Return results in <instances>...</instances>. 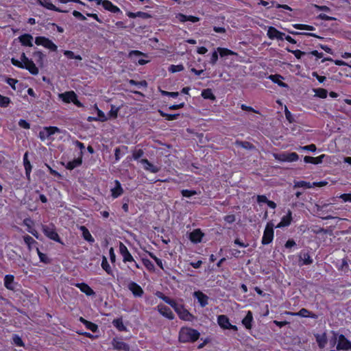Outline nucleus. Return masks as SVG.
Instances as JSON below:
<instances>
[{
  "mask_svg": "<svg viewBox=\"0 0 351 351\" xmlns=\"http://www.w3.org/2000/svg\"><path fill=\"white\" fill-rule=\"evenodd\" d=\"M199 337L197 330L190 328H182L179 333V340L181 342H193Z\"/></svg>",
  "mask_w": 351,
  "mask_h": 351,
  "instance_id": "obj_1",
  "label": "nucleus"
},
{
  "mask_svg": "<svg viewBox=\"0 0 351 351\" xmlns=\"http://www.w3.org/2000/svg\"><path fill=\"white\" fill-rule=\"evenodd\" d=\"M336 341H337V349L338 350H351V341L346 339L344 335L333 332V338L330 339V343L334 346Z\"/></svg>",
  "mask_w": 351,
  "mask_h": 351,
  "instance_id": "obj_2",
  "label": "nucleus"
},
{
  "mask_svg": "<svg viewBox=\"0 0 351 351\" xmlns=\"http://www.w3.org/2000/svg\"><path fill=\"white\" fill-rule=\"evenodd\" d=\"M58 97L65 104L73 103L79 108L84 106L83 104L77 99V95L73 90L60 93Z\"/></svg>",
  "mask_w": 351,
  "mask_h": 351,
  "instance_id": "obj_3",
  "label": "nucleus"
},
{
  "mask_svg": "<svg viewBox=\"0 0 351 351\" xmlns=\"http://www.w3.org/2000/svg\"><path fill=\"white\" fill-rule=\"evenodd\" d=\"M119 254L122 256L123 263H131L132 267L135 268H139L138 263L134 259L128 247L122 242L119 243Z\"/></svg>",
  "mask_w": 351,
  "mask_h": 351,
  "instance_id": "obj_4",
  "label": "nucleus"
},
{
  "mask_svg": "<svg viewBox=\"0 0 351 351\" xmlns=\"http://www.w3.org/2000/svg\"><path fill=\"white\" fill-rule=\"evenodd\" d=\"M274 237V223L271 221L268 222L265 226L262 237L261 243L263 245H268L271 243Z\"/></svg>",
  "mask_w": 351,
  "mask_h": 351,
  "instance_id": "obj_5",
  "label": "nucleus"
},
{
  "mask_svg": "<svg viewBox=\"0 0 351 351\" xmlns=\"http://www.w3.org/2000/svg\"><path fill=\"white\" fill-rule=\"evenodd\" d=\"M43 234L49 239L56 241L59 243L63 244L60 236L56 230V228L53 225L51 226H43L42 228Z\"/></svg>",
  "mask_w": 351,
  "mask_h": 351,
  "instance_id": "obj_6",
  "label": "nucleus"
},
{
  "mask_svg": "<svg viewBox=\"0 0 351 351\" xmlns=\"http://www.w3.org/2000/svg\"><path fill=\"white\" fill-rule=\"evenodd\" d=\"M94 1L97 5H101L106 10H108L113 14L122 13L120 8L118 6L114 5L109 0H95Z\"/></svg>",
  "mask_w": 351,
  "mask_h": 351,
  "instance_id": "obj_7",
  "label": "nucleus"
},
{
  "mask_svg": "<svg viewBox=\"0 0 351 351\" xmlns=\"http://www.w3.org/2000/svg\"><path fill=\"white\" fill-rule=\"evenodd\" d=\"M267 35L271 40L277 39L278 40H283L285 33L279 31L276 27L271 26L269 27L267 29Z\"/></svg>",
  "mask_w": 351,
  "mask_h": 351,
  "instance_id": "obj_8",
  "label": "nucleus"
},
{
  "mask_svg": "<svg viewBox=\"0 0 351 351\" xmlns=\"http://www.w3.org/2000/svg\"><path fill=\"white\" fill-rule=\"evenodd\" d=\"M140 162L143 165V169L145 171H149L153 173H156L160 170V167L152 164L148 159L143 158Z\"/></svg>",
  "mask_w": 351,
  "mask_h": 351,
  "instance_id": "obj_9",
  "label": "nucleus"
},
{
  "mask_svg": "<svg viewBox=\"0 0 351 351\" xmlns=\"http://www.w3.org/2000/svg\"><path fill=\"white\" fill-rule=\"evenodd\" d=\"M38 2L40 5L49 10L60 13H66L68 12L67 10H64L58 7H56L51 2V0H38Z\"/></svg>",
  "mask_w": 351,
  "mask_h": 351,
  "instance_id": "obj_10",
  "label": "nucleus"
},
{
  "mask_svg": "<svg viewBox=\"0 0 351 351\" xmlns=\"http://www.w3.org/2000/svg\"><path fill=\"white\" fill-rule=\"evenodd\" d=\"M293 220L292 217V212L290 210H288L287 213L286 215H284L280 221L278 223L276 226V228H284L289 226Z\"/></svg>",
  "mask_w": 351,
  "mask_h": 351,
  "instance_id": "obj_11",
  "label": "nucleus"
},
{
  "mask_svg": "<svg viewBox=\"0 0 351 351\" xmlns=\"http://www.w3.org/2000/svg\"><path fill=\"white\" fill-rule=\"evenodd\" d=\"M204 233L200 229H195L189 234V239L193 243H200L204 237Z\"/></svg>",
  "mask_w": 351,
  "mask_h": 351,
  "instance_id": "obj_12",
  "label": "nucleus"
},
{
  "mask_svg": "<svg viewBox=\"0 0 351 351\" xmlns=\"http://www.w3.org/2000/svg\"><path fill=\"white\" fill-rule=\"evenodd\" d=\"M176 19L180 23H185L186 21H190L192 23H196L199 21V18L197 16H192V15H185L182 13H178L176 15Z\"/></svg>",
  "mask_w": 351,
  "mask_h": 351,
  "instance_id": "obj_13",
  "label": "nucleus"
},
{
  "mask_svg": "<svg viewBox=\"0 0 351 351\" xmlns=\"http://www.w3.org/2000/svg\"><path fill=\"white\" fill-rule=\"evenodd\" d=\"M114 187L111 189L110 191L112 198L116 199L123 193V189L118 180H114Z\"/></svg>",
  "mask_w": 351,
  "mask_h": 351,
  "instance_id": "obj_14",
  "label": "nucleus"
},
{
  "mask_svg": "<svg viewBox=\"0 0 351 351\" xmlns=\"http://www.w3.org/2000/svg\"><path fill=\"white\" fill-rule=\"evenodd\" d=\"M23 165L25 171L26 178L28 180H30V174L32 169V166L30 161L28 160V153L25 152L23 156Z\"/></svg>",
  "mask_w": 351,
  "mask_h": 351,
  "instance_id": "obj_15",
  "label": "nucleus"
},
{
  "mask_svg": "<svg viewBox=\"0 0 351 351\" xmlns=\"http://www.w3.org/2000/svg\"><path fill=\"white\" fill-rule=\"evenodd\" d=\"M325 154H322L317 157L306 156L304 157V162L305 163H311L313 165L321 164L323 162V159L325 158Z\"/></svg>",
  "mask_w": 351,
  "mask_h": 351,
  "instance_id": "obj_16",
  "label": "nucleus"
},
{
  "mask_svg": "<svg viewBox=\"0 0 351 351\" xmlns=\"http://www.w3.org/2000/svg\"><path fill=\"white\" fill-rule=\"evenodd\" d=\"M80 230H81L82 236L85 241L88 242L90 244H93L95 242V239L86 226H81L80 227Z\"/></svg>",
  "mask_w": 351,
  "mask_h": 351,
  "instance_id": "obj_17",
  "label": "nucleus"
},
{
  "mask_svg": "<svg viewBox=\"0 0 351 351\" xmlns=\"http://www.w3.org/2000/svg\"><path fill=\"white\" fill-rule=\"evenodd\" d=\"M21 45L25 47H32L33 36L29 34H24L19 37Z\"/></svg>",
  "mask_w": 351,
  "mask_h": 351,
  "instance_id": "obj_18",
  "label": "nucleus"
},
{
  "mask_svg": "<svg viewBox=\"0 0 351 351\" xmlns=\"http://www.w3.org/2000/svg\"><path fill=\"white\" fill-rule=\"evenodd\" d=\"M174 309L179 314L181 319L184 320H190L191 315L188 311L183 308L182 306L177 304Z\"/></svg>",
  "mask_w": 351,
  "mask_h": 351,
  "instance_id": "obj_19",
  "label": "nucleus"
},
{
  "mask_svg": "<svg viewBox=\"0 0 351 351\" xmlns=\"http://www.w3.org/2000/svg\"><path fill=\"white\" fill-rule=\"evenodd\" d=\"M268 79H269L272 82L277 84L280 87H288L287 84L282 81V80H283L284 77L279 74L270 75H269Z\"/></svg>",
  "mask_w": 351,
  "mask_h": 351,
  "instance_id": "obj_20",
  "label": "nucleus"
},
{
  "mask_svg": "<svg viewBox=\"0 0 351 351\" xmlns=\"http://www.w3.org/2000/svg\"><path fill=\"white\" fill-rule=\"evenodd\" d=\"M23 69H27L32 75H37L39 72L38 68L31 59L27 62H25Z\"/></svg>",
  "mask_w": 351,
  "mask_h": 351,
  "instance_id": "obj_21",
  "label": "nucleus"
},
{
  "mask_svg": "<svg viewBox=\"0 0 351 351\" xmlns=\"http://www.w3.org/2000/svg\"><path fill=\"white\" fill-rule=\"evenodd\" d=\"M82 164V152H80V156L77 158L73 159V160L69 161L66 163V168L69 170H73L75 168L80 166Z\"/></svg>",
  "mask_w": 351,
  "mask_h": 351,
  "instance_id": "obj_22",
  "label": "nucleus"
},
{
  "mask_svg": "<svg viewBox=\"0 0 351 351\" xmlns=\"http://www.w3.org/2000/svg\"><path fill=\"white\" fill-rule=\"evenodd\" d=\"M158 310L163 316L170 319L173 318V314L169 307L161 304L158 306Z\"/></svg>",
  "mask_w": 351,
  "mask_h": 351,
  "instance_id": "obj_23",
  "label": "nucleus"
},
{
  "mask_svg": "<svg viewBox=\"0 0 351 351\" xmlns=\"http://www.w3.org/2000/svg\"><path fill=\"white\" fill-rule=\"evenodd\" d=\"M287 314L292 315H297V316H300L302 317H313V318L316 317V315L311 313L309 311H308L306 308H302L298 313L288 312Z\"/></svg>",
  "mask_w": 351,
  "mask_h": 351,
  "instance_id": "obj_24",
  "label": "nucleus"
},
{
  "mask_svg": "<svg viewBox=\"0 0 351 351\" xmlns=\"http://www.w3.org/2000/svg\"><path fill=\"white\" fill-rule=\"evenodd\" d=\"M23 241L29 251L33 249L34 245H38V242L28 234L23 236Z\"/></svg>",
  "mask_w": 351,
  "mask_h": 351,
  "instance_id": "obj_25",
  "label": "nucleus"
},
{
  "mask_svg": "<svg viewBox=\"0 0 351 351\" xmlns=\"http://www.w3.org/2000/svg\"><path fill=\"white\" fill-rule=\"evenodd\" d=\"M253 316L251 311H248L245 317L242 320V324L247 329H251Z\"/></svg>",
  "mask_w": 351,
  "mask_h": 351,
  "instance_id": "obj_26",
  "label": "nucleus"
},
{
  "mask_svg": "<svg viewBox=\"0 0 351 351\" xmlns=\"http://www.w3.org/2000/svg\"><path fill=\"white\" fill-rule=\"evenodd\" d=\"M221 328H230L234 330H237V328L236 326L232 325L228 319L225 315H221Z\"/></svg>",
  "mask_w": 351,
  "mask_h": 351,
  "instance_id": "obj_27",
  "label": "nucleus"
},
{
  "mask_svg": "<svg viewBox=\"0 0 351 351\" xmlns=\"http://www.w3.org/2000/svg\"><path fill=\"white\" fill-rule=\"evenodd\" d=\"M158 113L162 117H164L167 121H173L178 119L180 116V114H168L163 112L161 110H158Z\"/></svg>",
  "mask_w": 351,
  "mask_h": 351,
  "instance_id": "obj_28",
  "label": "nucleus"
},
{
  "mask_svg": "<svg viewBox=\"0 0 351 351\" xmlns=\"http://www.w3.org/2000/svg\"><path fill=\"white\" fill-rule=\"evenodd\" d=\"M194 295L197 298L202 306H204L207 304L208 298L206 295L199 291L194 292Z\"/></svg>",
  "mask_w": 351,
  "mask_h": 351,
  "instance_id": "obj_29",
  "label": "nucleus"
},
{
  "mask_svg": "<svg viewBox=\"0 0 351 351\" xmlns=\"http://www.w3.org/2000/svg\"><path fill=\"white\" fill-rule=\"evenodd\" d=\"M316 340L319 348H323L327 343V338L325 333L316 335Z\"/></svg>",
  "mask_w": 351,
  "mask_h": 351,
  "instance_id": "obj_30",
  "label": "nucleus"
},
{
  "mask_svg": "<svg viewBox=\"0 0 351 351\" xmlns=\"http://www.w3.org/2000/svg\"><path fill=\"white\" fill-rule=\"evenodd\" d=\"M36 250L38 254V256L39 257L40 261L45 263L49 264L51 263V259L47 256L46 254H44L41 252L38 247L36 246Z\"/></svg>",
  "mask_w": 351,
  "mask_h": 351,
  "instance_id": "obj_31",
  "label": "nucleus"
},
{
  "mask_svg": "<svg viewBox=\"0 0 351 351\" xmlns=\"http://www.w3.org/2000/svg\"><path fill=\"white\" fill-rule=\"evenodd\" d=\"M101 267L105 271H106L108 274H112V269H111V267L108 263V261L106 256H103L102 258Z\"/></svg>",
  "mask_w": 351,
  "mask_h": 351,
  "instance_id": "obj_32",
  "label": "nucleus"
},
{
  "mask_svg": "<svg viewBox=\"0 0 351 351\" xmlns=\"http://www.w3.org/2000/svg\"><path fill=\"white\" fill-rule=\"evenodd\" d=\"M201 95H202V97L205 99H211V100L215 99V97L212 90L210 88H206V89L203 90L202 91Z\"/></svg>",
  "mask_w": 351,
  "mask_h": 351,
  "instance_id": "obj_33",
  "label": "nucleus"
},
{
  "mask_svg": "<svg viewBox=\"0 0 351 351\" xmlns=\"http://www.w3.org/2000/svg\"><path fill=\"white\" fill-rule=\"evenodd\" d=\"M113 346L115 349L123 350L124 351H130V347L128 344L122 341H114Z\"/></svg>",
  "mask_w": 351,
  "mask_h": 351,
  "instance_id": "obj_34",
  "label": "nucleus"
},
{
  "mask_svg": "<svg viewBox=\"0 0 351 351\" xmlns=\"http://www.w3.org/2000/svg\"><path fill=\"white\" fill-rule=\"evenodd\" d=\"M45 48L49 49L51 51H56L58 49L57 45L49 38H47L43 46Z\"/></svg>",
  "mask_w": 351,
  "mask_h": 351,
  "instance_id": "obj_35",
  "label": "nucleus"
},
{
  "mask_svg": "<svg viewBox=\"0 0 351 351\" xmlns=\"http://www.w3.org/2000/svg\"><path fill=\"white\" fill-rule=\"evenodd\" d=\"M97 118H93L94 121H99L101 122H105L106 121L108 118V117L105 114V113L100 109H99L98 108H97Z\"/></svg>",
  "mask_w": 351,
  "mask_h": 351,
  "instance_id": "obj_36",
  "label": "nucleus"
},
{
  "mask_svg": "<svg viewBox=\"0 0 351 351\" xmlns=\"http://www.w3.org/2000/svg\"><path fill=\"white\" fill-rule=\"evenodd\" d=\"M294 188H305V189H311L312 187L311 184L309 182L300 180L295 182L293 185Z\"/></svg>",
  "mask_w": 351,
  "mask_h": 351,
  "instance_id": "obj_37",
  "label": "nucleus"
},
{
  "mask_svg": "<svg viewBox=\"0 0 351 351\" xmlns=\"http://www.w3.org/2000/svg\"><path fill=\"white\" fill-rule=\"evenodd\" d=\"M293 26L295 29L300 30L313 31L315 29V28L313 26L306 24L297 23L294 24Z\"/></svg>",
  "mask_w": 351,
  "mask_h": 351,
  "instance_id": "obj_38",
  "label": "nucleus"
},
{
  "mask_svg": "<svg viewBox=\"0 0 351 351\" xmlns=\"http://www.w3.org/2000/svg\"><path fill=\"white\" fill-rule=\"evenodd\" d=\"M184 69V67L183 64H177V65L171 64L169 67L168 71L170 73H177V72L182 71Z\"/></svg>",
  "mask_w": 351,
  "mask_h": 351,
  "instance_id": "obj_39",
  "label": "nucleus"
},
{
  "mask_svg": "<svg viewBox=\"0 0 351 351\" xmlns=\"http://www.w3.org/2000/svg\"><path fill=\"white\" fill-rule=\"evenodd\" d=\"M128 289L134 296L141 297L143 293L141 287H128Z\"/></svg>",
  "mask_w": 351,
  "mask_h": 351,
  "instance_id": "obj_40",
  "label": "nucleus"
},
{
  "mask_svg": "<svg viewBox=\"0 0 351 351\" xmlns=\"http://www.w3.org/2000/svg\"><path fill=\"white\" fill-rule=\"evenodd\" d=\"M142 262H143V265L149 271H154L155 270L154 265L150 260H149L147 258H143Z\"/></svg>",
  "mask_w": 351,
  "mask_h": 351,
  "instance_id": "obj_41",
  "label": "nucleus"
},
{
  "mask_svg": "<svg viewBox=\"0 0 351 351\" xmlns=\"http://www.w3.org/2000/svg\"><path fill=\"white\" fill-rule=\"evenodd\" d=\"M11 103V99L6 96L0 94V107L7 108Z\"/></svg>",
  "mask_w": 351,
  "mask_h": 351,
  "instance_id": "obj_42",
  "label": "nucleus"
},
{
  "mask_svg": "<svg viewBox=\"0 0 351 351\" xmlns=\"http://www.w3.org/2000/svg\"><path fill=\"white\" fill-rule=\"evenodd\" d=\"M33 56L36 58V60L38 63L42 64L43 62V59L45 58V55L40 51H36L33 53Z\"/></svg>",
  "mask_w": 351,
  "mask_h": 351,
  "instance_id": "obj_43",
  "label": "nucleus"
},
{
  "mask_svg": "<svg viewBox=\"0 0 351 351\" xmlns=\"http://www.w3.org/2000/svg\"><path fill=\"white\" fill-rule=\"evenodd\" d=\"M315 95L322 99H325L327 97L328 91L322 88H319L315 90Z\"/></svg>",
  "mask_w": 351,
  "mask_h": 351,
  "instance_id": "obj_44",
  "label": "nucleus"
},
{
  "mask_svg": "<svg viewBox=\"0 0 351 351\" xmlns=\"http://www.w3.org/2000/svg\"><path fill=\"white\" fill-rule=\"evenodd\" d=\"M287 161L289 162H295L299 159V156L295 152L286 153Z\"/></svg>",
  "mask_w": 351,
  "mask_h": 351,
  "instance_id": "obj_45",
  "label": "nucleus"
},
{
  "mask_svg": "<svg viewBox=\"0 0 351 351\" xmlns=\"http://www.w3.org/2000/svg\"><path fill=\"white\" fill-rule=\"evenodd\" d=\"M45 130H46V131L47 132L49 138L51 136L55 134L56 133L60 132V129L58 127H56V126L45 127Z\"/></svg>",
  "mask_w": 351,
  "mask_h": 351,
  "instance_id": "obj_46",
  "label": "nucleus"
},
{
  "mask_svg": "<svg viewBox=\"0 0 351 351\" xmlns=\"http://www.w3.org/2000/svg\"><path fill=\"white\" fill-rule=\"evenodd\" d=\"M181 194L183 197L189 198L195 195H197V192L195 190L182 189L181 191Z\"/></svg>",
  "mask_w": 351,
  "mask_h": 351,
  "instance_id": "obj_47",
  "label": "nucleus"
},
{
  "mask_svg": "<svg viewBox=\"0 0 351 351\" xmlns=\"http://www.w3.org/2000/svg\"><path fill=\"white\" fill-rule=\"evenodd\" d=\"M149 256L156 262V265L162 269L163 268L162 261L160 258H158L154 253L149 252Z\"/></svg>",
  "mask_w": 351,
  "mask_h": 351,
  "instance_id": "obj_48",
  "label": "nucleus"
},
{
  "mask_svg": "<svg viewBox=\"0 0 351 351\" xmlns=\"http://www.w3.org/2000/svg\"><path fill=\"white\" fill-rule=\"evenodd\" d=\"M119 110V108H117L115 106L112 105L111 109L108 112L109 117L116 119L118 116Z\"/></svg>",
  "mask_w": 351,
  "mask_h": 351,
  "instance_id": "obj_49",
  "label": "nucleus"
},
{
  "mask_svg": "<svg viewBox=\"0 0 351 351\" xmlns=\"http://www.w3.org/2000/svg\"><path fill=\"white\" fill-rule=\"evenodd\" d=\"M228 55L237 56V53L228 49L221 47V60Z\"/></svg>",
  "mask_w": 351,
  "mask_h": 351,
  "instance_id": "obj_50",
  "label": "nucleus"
},
{
  "mask_svg": "<svg viewBox=\"0 0 351 351\" xmlns=\"http://www.w3.org/2000/svg\"><path fill=\"white\" fill-rule=\"evenodd\" d=\"M303 263V265H310L313 263V260L311 258L310 255L308 253H304L302 256H300Z\"/></svg>",
  "mask_w": 351,
  "mask_h": 351,
  "instance_id": "obj_51",
  "label": "nucleus"
},
{
  "mask_svg": "<svg viewBox=\"0 0 351 351\" xmlns=\"http://www.w3.org/2000/svg\"><path fill=\"white\" fill-rule=\"evenodd\" d=\"M298 149L314 152L316 151L317 147L315 144H310L305 146H300Z\"/></svg>",
  "mask_w": 351,
  "mask_h": 351,
  "instance_id": "obj_52",
  "label": "nucleus"
},
{
  "mask_svg": "<svg viewBox=\"0 0 351 351\" xmlns=\"http://www.w3.org/2000/svg\"><path fill=\"white\" fill-rule=\"evenodd\" d=\"M112 323L114 326H116L119 330L123 331L125 330V327L124 326L121 319H114Z\"/></svg>",
  "mask_w": 351,
  "mask_h": 351,
  "instance_id": "obj_53",
  "label": "nucleus"
},
{
  "mask_svg": "<svg viewBox=\"0 0 351 351\" xmlns=\"http://www.w3.org/2000/svg\"><path fill=\"white\" fill-rule=\"evenodd\" d=\"M81 291L84 293L86 295H94L95 292L93 290L90 288V287H78Z\"/></svg>",
  "mask_w": 351,
  "mask_h": 351,
  "instance_id": "obj_54",
  "label": "nucleus"
},
{
  "mask_svg": "<svg viewBox=\"0 0 351 351\" xmlns=\"http://www.w3.org/2000/svg\"><path fill=\"white\" fill-rule=\"evenodd\" d=\"M18 80L16 79H14V78H12V77H8L6 80H5V82L11 86V88L15 90L16 88V84L18 83Z\"/></svg>",
  "mask_w": 351,
  "mask_h": 351,
  "instance_id": "obj_55",
  "label": "nucleus"
},
{
  "mask_svg": "<svg viewBox=\"0 0 351 351\" xmlns=\"http://www.w3.org/2000/svg\"><path fill=\"white\" fill-rule=\"evenodd\" d=\"M129 84L130 85L138 86H144V87H146L147 85V83L145 80H142V81L138 82L134 80H130Z\"/></svg>",
  "mask_w": 351,
  "mask_h": 351,
  "instance_id": "obj_56",
  "label": "nucleus"
},
{
  "mask_svg": "<svg viewBox=\"0 0 351 351\" xmlns=\"http://www.w3.org/2000/svg\"><path fill=\"white\" fill-rule=\"evenodd\" d=\"M274 157L276 160L280 162H287V154L285 152L281 154H274Z\"/></svg>",
  "mask_w": 351,
  "mask_h": 351,
  "instance_id": "obj_57",
  "label": "nucleus"
},
{
  "mask_svg": "<svg viewBox=\"0 0 351 351\" xmlns=\"http://www.w3.org/2000/svg\"><path fill=\"white\" fill-rule=\"evenodd\" d=\"M317 19H320V20H324V21H335L336 20L335 17L328 16V15H326V14H324V13L319 14L317 16Z\"/></svg>",
  "mask_w": 351,
  "mask_h": 351,
  "instance_id": "obj_58",
  "label": "nucleus"
},
{
  "mask_svg": "<svg viewBox=\"0 0 351 351\" xmlns=\"http://www.w3.org/2000/svg\"><path fill=\"white\" fill-rule=\"evenodd\" d=\"M143 154H144L143 150L141 149H139L134 150L133 152L132 157H133L134 160H137L140 158H141L143 156Z\"/></svg>",
  "mask_w": 351,
  "mask_h": 351,
  "instance_id": "obj_59",
  "label": "nucleus"
},
{
  "mask_svg": "<svg viewBox=\"0 0 351 351\" xmlns=\"http://www.w3.org/2000/svg\"><path fill=\"white\" fill-rule=\"evenodd\" d=\"M47 38L45 36H37L35 38V43L36 45H38V46L39 45L44 46L45 42L47 40Z\"/></svg>",
  "mask_w": 351,
  "mask_h": 351,
  "instance_id": "obj_60",
  "label": "nucleus"
},
{
  "mask_svg": "<svg viewBox=\"0 0 351 351\" xmlns=\"http://www.w3.org/2000/svg\"><path fill=\"white\" fill-rule=\"evenodd\" d=\"M14 276L11 274L5 275L4 277V285H10L14 281Z\"/></svg>",
  "mask_w": 351,
  "mask_h": 351,
  "instance_id": "obj_61",
  "label": "nucleus"
},
{
  "mask_svg": "<svg viewBox=\"0 0 351 351\" xmlns=\"http://www.w3.org/2000/svg\"><path fill=\"white\" fill-rule=\"evenodd\" d=\"M23 225H25V226H27V230H32L33 228H32V226L34 224V222L33 221L30 219V218H25L23 221Z\"/></svg>",
  "mask_w": 351,
  "mask_h": 351,
  "instance_id": "obj_62",
  "label": "nucleus"
},
{
  "mask_svg": "<svg viewBox=\"0 0 351 351\" xmlns=\"http://www.w3.org/2000/svg\"><path fill=\"white\" fill-rule=\"evenodd\" d=\"M19 125L24 129H29L30 128V124L29 122H27L25 119H20L18 123Z\"/></svg>",
  "mask_w": 351,
  "mask_h": 351,
  "instance_id": "obj_63",
  "label": "nucleus"
},
{
  "mask_svg": "<svg viewBox=\"0 0 351 351\" xmlns=\"http://www.w3.org/2000/svg\"><path fill=\"white\" fill-rule=\"evenodd\" d=\"M339 197L345 202H351V193H343Z\"/></svg>",
  "mask_w": 351,
  "mask_h": 351,
  "instance_id": "obj_64",
  "label": "nucleus"
}]
</instances>
